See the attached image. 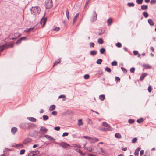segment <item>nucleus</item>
<instances>
[{
    "instance_id": "nucleus-26",
    "label": "nucleus",
    "mask_w": 156,
    "mask_h": 156,
    "mask_svg": "<svg viewBox=\"0 0 156 156\" xmlns=\"http://www.w3.org/2000/svg\"><path fill=\"white\" fill-rule=\"evenodd\" d=\"M115 136L116 138L119 139L121 138V134L118 133H117L115 134Z\"/></svg>"
},
{
    "instance_id": "nucleus-18",
    "label": "nucleus",
    "mask_w": 156,
    "mask_h": 156,
    "mask_svg": "<svg viewBox=\"0 0 156 156\" xmlns=\"http://www.w3.org/2000/svg\"><path fill=\"white\" fill-rule=\"evenodd\" d=\"M97 51L92 50L90 51V54L91 55L94 56L97 54Z\"/></svg>"
},
{
    "instance_id": "nucleus-17",
    "label": "nucleus",
    "mask_w": 156,
    "mask_h": 156,
    "mask_svg": "<svg viewBox=\"0 0 156 156\" xmlns=\"http://www.w3.org/2000/svg\"><path fill=\"white\" fill-rule=\"evenodd\" d=\"M17 131V129L16 127H12L11 129V132L13 134H15Z\"/></svg>"
},
{
    "instance_id": "nucleus-25",
    "label": "nucleus",
    "mask_w": 156,
    "mask_h": 156,
    "mask_svg": "<svg viewBox=\"0 0 156 156\" xmlns=\"http://www.w3.org/2000/svg\"><path fill=\"white\" fill-rule=\"evenodd\" d=\"M27 156H35L34 151H30Z\"/></svg>"
},
{
    "instance_id": "nucleus-29",
    "label": "nucleus",
    "mask_w": 156,
    "mask_h": 156,
    "mask_svg": "<svg viewBox=\"0 0 156 156\" xmlns=\"http://www.w3.org/2000/svg\"><path fill=\"white\" fill-rule=\"evenodd\" d=\"M66 14L67 19L69 20V15L68 9H67L66 10Z\"/></svg>"
},
{
    "instance_id": "nucleus-42",
    "label": "nucleus",
    "mask_w": 156,
    "mask_h": 156,
    "mask_svg": "<svg viewBox=\"0 0 156 156\" xmlns=\"http://www.w3.org/2000/svg\"><path fill=\"white\" fill-rule=\"evenodd\" d=\"M25 152V149H22L20 150V155H23L24 154Z\"/></svg>"
},
{
    "instance_id": "nucleus-23",
    "label": "nucleus",
    "mask_w": 156,
    "mask_h": 156,
    "mask_svg": "<svg viewBox=\"0 0 156 156\" xmlns=\"http://www.w3.org/2000/svg\"><path fill=\"white\" fill-rule=\"evenodd\" d=\"M55 108V105H52L49 108V110L50 111H52L54 110Z\"/></svg>"
},
{
    "instance_id": "nucleus-61",
    "label": "nucleus",
    "mask_w": 156,
    "mask_h": 156,
    "mask_svg": "<svg viewBox=\"0 0 156 156\" xmlns=\"http://www.w3.org/2000/svg\"><path fill=\"white\" fill-rule=\"evenodd\" d=\"M115 80L116 81H120V79L118 77H115Z\"/></svg>"
},
{
    "instance_id": "nucleus-41",
    "label": "nucleus",
    "mask_w": 156,
    "mask_h": 156,
    "mask_svg": "<svg viewBox=\"0 0 156 156\" xmlns=\"http://www.w3.org/2000/svg\"><path fill=\"white\" fill-rule=\"evenodd\" d=\"M143 0H136V2L138 4H142Z\"/></svg>"
},
{
    "instance_id": "nucleus-12",
    "label": "nucleus",
    "mask_w": 156,
    "mask_h": 156,
    "mask_svg": "<svg viewBox=\"0 0 156 156\" xmlns=\"http://www.w3.org/2000/svg\"><path fill=\"white\" fill-rule=\"evenodd\" d=\"M147 75V74L146 73H143L140 76V81H142L144 78Z\"/></svg>"
},
{
    "instance_id": "nucleus-54",
    "label": "nucleus",
    "mask_w": 156,
    "mask_h": 156,
    "mask_svg": "<svg viewBox=\"0 0 156 156\" xmlns=\"http://www.w3.org/2000/svg\"><path fill=\"white\" fill-rule=\"evenodd\" d=\"M69 134V133L67 132H65L63 133L62 136H67Z\"/></svg>"
},
{
    "instance_id": "nucleus-5",
    "label": "nucleus",
    "mask_w": 156,
    "mask_h": 156,
    "mask_svg": "<svg viewBox=\"0 0 156 156\" xmlns=\"http://www.w3.org/2000/svg\"><path fill=\"white\" fill-rule=\"evenodd\" d=\"M58 144L61 147L64 148L66 149L70 146V145L66 143L62 142L61 143H58Z\"/></svg>"
},
{
    "instance_id": "nucleus-48",
    "label": "nucleus",
    "mask_w": 156,
    "mask_h": 156,
    "mask_svg": "<svg viewBox=\"0 0 156 156\" xmlns=\"http://www.w3.org/2000/svg\"><path fill=\"white\" fill-rule=\"evenodd\" d=\"M89 77V75L88 74H86L84 75V78L85 79H88Z\"/></svg>"
},
{
    "instance_id": "nucleus-27",
    "label": "nucleus",
    "mask_w": 156,
    "mask_h": 156,
    "mask_svg": "<svg viewBox=\"0 0 156 156\" xmlns=\"http://www.w3.org/2000/svg\"><path fill=\"white\" fill-rule=\"evenodd\" d=\"M148 23L150 25L153 26L154 23L151 19H149L148 20Z\"/></svg>"
},
{
    "instance_id": "nucleus-22",
    "label": "nucleus",
    "mask_w": 156,
    "mask_h": 156,
    "mask_svg": "<svg viewBox=\"0 0 156 156\" xmlns=\"http://www.w3.org/2000/svg\"><path fill=\"white\" fill-rule=\"evenodd\" d=\"M99 98L101 101H103L105 98V95L104 94H101L99 96Z\"/></svg>"
},
{
    "instance_id": "nucleus-36",
    "label": "nucleus",
    "mask_w": 156,
    "mask_h": 156,
    "mask_svg": "<svg viewBox=\"0 0 156 156\" xmlns=\"http://www.w3.org/2000/svg\"><path fill=\"white\" fill-rule=\"evenodd\" d=\"M102 61V60L100 58L98 59L96 61V63L98 64H101V62Z\"/></svg>"
},
{
    "instance_id": "nucleus-49",
    "label": "nucleus",
    "mask_w": 156,
    "mask_h": 156,
    "mask_svg": "<svg viewBox=\"0 0 156 156\" xmlns=\"http://www.w3.org/2000/svg\"><path fill=\"white\" fill-rule=\"evenodd\" d=\"M60 60L59 59V61H55L53 67L60 63Z\"/></svg>"
},
{
    "instance_id": "nucleus-52",
    "label": "nucleus",
    "mask_w": 156,
    "mask_h": 156,
    "mask_svg": "<svg viewBox=\"0 0 156 156\" xmlns=\"http://www.w3.org/2000/svg\"><path fill=\"white\" fill-rule=\"evenodd\" d=\"M156 3V0H151L150 2V3L151 4H155Z\"/></svg>"
},
{
    "instance_id": "nucleus-14",
    "label": "nucleus",
    "mask_w": 156,
    "mask_h": 156,
    "mask_svg": "<svg viewBox=\"0 0 156 156\" xmlns=\"http://www.w3.org/2000/svg\"><path fill=\"white\" fill-rule=\"evenodd\" d=\"M45 137L48 139L50 140L54 141L55 140V139L53 138L51 136L49 135H45Z\"/></svg>"
},
{
    "instance_id": "nucleus-59",
    "label": "nucleus",
    "mask_w": 156,
    "mask_h": 156,
    "mask_svg": "<svg viewBox=\"0 0 156 156\" xmlns=\"http://www.w3.org/2000/svg\"><path fill=\"white\" fill-rule=\"evenodd\" d=\"M54 129L57 131H59L60 129V128L58 126H56L54 128Z\"/></svg>"
},
{
    "instance_id": "nucleus-6",
    "label": "nucleus",
    "mask_w": 156,
    "mask_h": 156,
    "mask_svg": "<svg viewBox=\"0 0 156 156\" xmlns=\"http://www.w3.org/2000/svg\"><path fill=\"white\" fill-rule=\"evenodd\" d=\"M99 141V139L96 137H90L89 142L90 143H94L96 142H98Z\"/></svg>"
},
{
    "instance_id": "nucleus-21",
    "label": "nucleus",
    "mask_w": 156,
    "mask_h": 156,
    "mask_svg": "<svg viewBox=\"0 0 156 156\" xmlns=\"http://www.w3.org/2000/svg\"><path fill=\"white\" fill-rule=\"evenodd\" d=\"M112 19L111 18H109L107 21V23L108 24V25L109 26L112 23Z\"/></svg>"
},
{
    "instance_id": "nucleus-58",
    "label": "nucleus",
    "mask_w": 156,
    "mask_h": 156,
    "mask_svg": "<svg viewBox=\"0 0 156 156\" xmlns=\"http://www.w3.org/2000/svg\"><path fill=\"white\" fill-rule=\"evenodd\" d=\"M133 53L135 55H136L138 54V52L137 51H134Z\"/></svg>"
},
{
    "instance_id": "nucleus-53",
    "label": "nucleus",
    "mask_w": 156,
    "mask_h": 156,
    "mask_svg": "<svg viewBox=\"0 0 156 156\" xmlns=\"http://www.w3.org/2000/svg\"><path fill=\"white\" fill-rule=\"evenodd\" d=\"M34 151L35 156L36 155L38 154L39 153V151L38 150H37Z\"/></svg>"
},
{
    "instance_id": "nucleus-20",
    "label": "nucleus",
    "mask_w": 156,
    "mask_h": 156,
    "mask_svg": "<svg viewBox=\"0 0 156 156\" xmlns=\"http://www.w3.org/2000/svg\"><path fill=\"white\" fill-rule=\"evenodd\" d=\"M141 8L142 10H145L148 9V6L147 5H143L141 6Z\"/></svg>"
},
{
    "instance_id": "nucleus-64",
    "label": "nucleus",
    "mask_w": 156,
    "mask_h": 156,
    "mask_svg": "<svg viewBox=\"0 0 156 156\" xmlns=\"http://www.w3.org/2000/svg\"><path fill=\"white\" fill-rule=\"evenodd\" d=\"M66 97L64 95H60L59 96V97L58 98H65Z\"/></svg>"
},
{
    "instance_id": "nucleus-50",
    "label": "nucleus",
    "mask_w": 156,
    "mask_h": 156,
    "mask_svg": "<svg viewBox=\"0 0 156 156\" xmlns=\"http://www.w3.org/2000/svg\"><path fill=\"white\" fill-rule=\"evenodd\" d=\"M135 71V68L134 67H132L130 69V72L132 73H134Z\"/></svg>"
},
{
    "instance_id": "nucleus-11",
    "label": "nucleus",
    "mask_w": 156,
    "mask_h": 156,
    "mask_svg": "<svg viewBox=\"0 0 156 156\" xmlns=\"http://www.w3.org/2000/svg\"><path fill=\"white\" fill-rule=\"evenodd\" d=\"M142 67L145 69H149L151 68V66L148 64H143L142 65Z\"/></svg>"
},
{
    "instance_id": "nucleus-34",
    "label": "nucleus",
    "mask_w": 156,
    "mask_h": 156,
    "mask_svg": "<svg viewBox=\"0 0 156 156\" xmlns=\"http://www.w3.org/2000/svg\"><path fill=\"white\" fill-rule=\"evenodd\" d=\"M143 14L145 18H147L148 16V14L147 12H144Z\"/></svg>"
},
{
    "instance_id": "nucleus-62",
    "label": "nucleus",
    "mask_w": 156,
    "mask_h": 156,
    "mask_svg": "<svg viewBox=\"0 0 156 156\" xmlns=\"http://www.w3.org/2000/svg\"><path fill=\"white\" fill-rule=\"evenodd\" d=\"M21 41H21V40H20V39H19L17 41H16V44H19L20 43H21Z\"/></svg>"
},
{
    "instance_id": "nucleus-43",
    "label": "nucleus",
    "mask_w": 156,
    "mask_h": 156,
    "mask_svg": "<svg viewBox=\"0 0 156 156\" xmlns=\"http://www.w3.org/2000/svg\"><path fill=\"white\" fill-rule=\"evenodd\" d=\"M121 69L125 73H127V70L125 68L123 67H122Z\"/></svg>"
},
{
    "instance_id": "nucleus-35",
    "label": "nucleus",
    "mask_w": 156,
    "mask_h": 156,
    "mask_svg": "<svg viewBox=\"0 0 156 156\" xmlns=\"http://www.w3.org/2000/svg\"><path fill=\"white\" fill-rule=\"evenodd\" d=\"M134 122L135 120L133 119H129L128 120V122L130 124L133 123Z\"/></svg>"
},
{
    "instance_id": "nucleus-1",
    "label": "nucleus",
    "mask_w": 156,
    "mask_h": 156,
    "mask_svg": "<svg viewBox=\"0 0 156 156\" xmlns=\"http://www.w3.org/2000/svg\"><path fill=\"white\" fill-rule=\"evenodd\" d=\"M35 125L32 123L23 122L20 125V128L23 129L28 130L34 128Z\"/></svg>"
},
{
    "instance_id": "nucleus-28",
    "label": "nucleus",
    "mask_w": 156,
    "mask_h": 156,
    "mask_svg": "<svg viewBox=\"0 0 156 156\" xmlns=\"http://www.w3.org/2000/svg\"><path fill=\"white\" fill-rule=\"evenodd\" d=\"M75 150L76 151V152H78L80 154H81L82 155H84V154H83L81 151L80 149H75Z\"/></svg>"
},
{
    "instance_id": "nucleus-56",
    "label": "nucleus",
    "mask_w": 156,
    "mask_h": 156,
    "mask_svg": "<svg viewBox=\"0 0 156 156\" xmlns=\"http://www.w3.org/2000/svg\"><path fill=\"white\" fill-rule=\"evenodd\" d=\"M148 90L149 92H151V91L152 88L151 86H149L148 88Z\"/></svg>"
},
{
    "instance_id": "nucleus-30",
    "label": "nucleus",
    "mask_w": 156,
    "mask_h": 156,
    "mask_svg": "<svg viewBox=\"0 0 156 156\" xmlns=\"http://www.w3.org/2000/svg\"><path fill=\"white\" fill-rule=\"evenodd\" d=\"M43 120L44 121H46L49 119L47 115H43L42 116Z\"/></svg>"
},
{
    "instance_id": "nucleus-38",
    "label": "nucleus",
    "mask_w": 156,
    "mask_h": 156,
    "mask_svg": "<svg viewBox=\"0 0 156 156\" xmlns=\"http://www.w3.org/2000/svg\"><path fill=\"white\" fill-rule=\"evenodd\" d=\"M98 42L100 44H101L103 43L104 41L103 40L102 38H100L98 39Z\"/></svg>"
},
{
    "instance_id": "nucleus-37",
    "label": "nucleus",
    "mask_w": 156,
    "mask_h": 156,
    "mask_svg": "<svg viewBox=\"0 0 156 156\" xmlns=\"http://www.w3.org/2000/svg\"><path fill=\"white\" fill-rule=\"evenodd\" d=\"M127 5L129 7H134V5H135V4H134V3H133V2L128 3L127 4Z\"/></svg>"
},
{
    "instance_id": "nucleus-2",
    "label": "nucleus",
    "mask_w": 156,
    "mask_h": 156,
    "mask_svg": "<svg viewBox=\"0 0 156 156\" xmlns=\"http://www.w3.org/2000/svg\"><path fill=\"white\" fill-rule=\"evenodd\" d=\"M30 10L31 11V14L34 15H38L40 13V8L38 6L32 7L30 8Z\"/></svg>"
},
{
    "instance_id": "nucleus-10",
    "label": "nucleus",
    "mask_w": 156,
    "mask_h": 156,
    "mask_svg": "<svg viewBox=\"0 0 156 156\" xmlns=\"http://www.w3.org/2000/svg\"><path fill=\"white\" fill-rule=\"evenodd\" d=\"M79 15V13H77L73 18V24L76 21Z\"/></svg>"
},
{
    "instance_id": "nucleus-16",
    "label": "nucleus",
    "mask_w": 156,
    "mask_h": 156,
    "mask_svg": "<svg viewBox=\"0 0 156 156\" xmlns=\"http://www.w3.org/2000/svg\"><path fill=\"white\" fill-rule=\"evenodd\" d=\"M140 148L138 147L136 149L134 153V155L135 156L138 155L139 154V152L140 150Z\"/></svg>"
},
{
    "instance_id": "nucleus-55",
    "label": "nucleus",
    "mask_w": 156,
    "mask_h": 156,
    "mask_svg": "<svg viewBox=\"0 0 156 156\" xmlns=\"http://www.w3.org/2000/svg\"><path fill=\"white\" fill-rule=\"evenodd\" d=\"M90 137H91L89 136H83V137L85 139H88L89 140V141L90 140Z\"/></svg>"
},
{
    "instance_id": "nucleus-32",
    "label": "nucleus",
    "mask_w": 156,
    "mask_h": 156,
    "mask_svg": "<svg viewBox=\"0 0 156 156\" xmlns=\"http://www.w3.org/2000/svg\"><path fill=\"white\" fill-rule=\"evenodd\" d=\"M105 51V50L103 48H101L100 50V52L101 54H104Z\"/></svg>"
},
{
    "instance_id": "nucleus-46",
    "label": "nucleus",
    "mask_w": 156,
    "mask_h": 156,
    "mask_svg": "<svg viewBox=\"0 0 156 156\" xmlns=\"http://www.w3.org/2000/svg\"><path fill=\"white\" fill-rule=\"evenodd\" d=\"M116 46L118 48H120L122 47V44L118 42L116 44Z\"/></svg>"
},
{
    "instance_id": "nucleus-47",
    "label": "nucleus",
    "mask_w": 156,
    "mask_h": 156,
    "mask_svg": "<svg viewBox=\"0 0 156 156\" xmlns=\"http://www.w3.org/2000/svg\"><path fill=\"white\" fill-rule=\"evenodd\" d=\"M117 64V62L116 61H113L111 63L112 66H116Z\"/></svg>"
},
{
    "instance_id": "nucleus-19",
    "label": "nucleus",
    "mask_w": 156,
    "mask_h": 156,
    "mask_svg": "<svg viewBox=\"0 0 156 156\" xmlns=\"http://www.w3.org/2000/svg\"><path fill=\"white\" fill-rule=\"evenodd\" d=\"M72 147H78L79 148H81V146L79 144H73L72 145Z\"/></svg>"
},
{
    "instance_id": "nucleus-3",
    "label": "nucleus",
    "mask_w": 156,
    "mask_h": 156,
    "mask_svg": "<svg viewBox=\"0 0 156 156\" xmlns=\"http://www.w3.org/2000/svg\"><path fill=\"white\" fill-rule=\"evenodd\" d=\"M13 46V44H5L0 46V52H2L5 49L8 48H12Z\"/></svg>"
},
{
    "instance_id": "nucleus-8",
    "label": "nucleus",
    "mask_w": 156,
    "mask_h": 156,
    "mask_svg": "<svg viewBox=\"0 0 156 156\" xmlns=\"http://www.w3.org/2000/svg\"><path fill=\"white\" fill-rule=\"evenodd\" d=\"M48 131V129L44 126L41 127L40 130V132L42 134L46 133Z\"/></svg>"
},
{
    "instance_id": "nucleus-63",
    "label": "nucleus",
    "mask_w": 156,
    "mask_h": 156,
    "mask_svg": "<svg viewBox=\"0 0 156 156\" xmlns=\"http://www.w3.org/2000/svg\"><path fill=\"white\" fill-rule=\"evenodd\" d=\"M52 114L54 115H56L57 114V112L56 111H53L52 113Z\"/></svg>"
},
{
    "instance_id": "nucleus-7",
    "label": "nucleus",
    "mask_w": 156,
    "mask_h": 156,
    "mask_svg": "<svg viewBox=\"0 0 156 156\" xmlns=\"http://www.w3.org/2000/svg\"><path fill=\"white\" fill-rule=\"evenodd\" d=\"M47 20V18L46 17H43L41 20L40 23L41 25L43 24L42 27H44L46 24Z\"/></svg>"
},
{
    "instance_id": "nucleus-57",
    "label": "nucleus",
    "mask_w": 156,
    "mask_h": 156,
    "mask_svg": "<svg viewBox=\"0 0 156 156\" xmlns=\"http://www.w3.org/2000/svg\"><path fill=\"white\" fill-rule=\"evenodd\" d=\"M100 152H101L102 154H105V151H104L103 149L102 148H100Z\"/></svg>"
},
{
    "instance_id": "nucleus-40",
    "label": "nucleus",
    "mask_w": 156,
    "mask_h": 156,
    "mask_svg": "<svg viewBox=\"0 0 156 156\" xmlns=\"http://www.w3.org/2000/svg\"><path fill=\"white\" fill-rule=\"evenodd\" d=\"M34 29V28H28V29H27L25 31L26 32H27L28 33V32H30L32 30H33Z\"/></svg>"
},
{
    "instance_id": "nucleus-9",
    "label": "nucleus",
    "mask_w": 156,
    "mask_h": 156,
    "mask_svg": "<svg viewBox=\"0 0 156 156\" xmlns=\"http://www.w3.org/2000/svg\"><path fill=\"white\" fill-rule=\"evenodd\" d=\"M94 14L93 15V17H92V19L91 20V21L92 22H95L97 20V14L96 13L95 11H94Z\"/></svg>"
},
{
    "instance_id": "nucleus-15",
    "label": "nucleus",
    "mask_w": 156,
    "mask_h": 156,
    "mask_svg": "<svg viewBox=\"0 0 156 156\" xmlns=\"http://www.w3.org/2000/svg\"><path fill=\"white\" fill-rule=\"evenodd\" d=\"M110 127L106 128H103L101 129V130L103 131H111L112 129Z\"/></svg>"
},
{
    "instance_id": "nucleus-31",
    "label": "nucleus",
    "mask_w": 156,
    "mask_h": 156,
    "mask_svg": "<svg viewBox=\"0 0 156 156\" xmlns=\"http://www.w3.org/2000/svg\"><path fill=\"white\" fill-rule=\"evenodd\" d=\"M83 123L82 122V120L81 119H80L78 120V125L79 126H80L83 125Z\"/></svg>"
},
{
    "instance_id": "nucleus-13",
    "label": "nucleus",
    "mask_w": 156,
    "mask_h": 156,
    "mask_svg": "<svg viewBox=\"0 0 156 156\" xmlns=\"http://www.w3.org/2000/svg\"><path fill=\"white\" fill-rule=\"evenodd\" d=\"M27 119L32 122H35L36 121V119L33 117H27Z\"/></svg>"
},
{
    "instance_id": "nucleus-39",
    "label": "nucleus",
    "mask_w": 156,
    "mask_h": 156,
    "mask_svg": "<svg viewBox=\"0 0 156 156\" xmlns=\"http://www.w3.org/2000/svg\"><path fill=\"white\" fill-rule=\"evenodd\" d=\"M102 124L103 126H104L107 127H110L109 125L105 122H103Z\"/></svg>"
},
{
    "instance_id": "nucleus-60",
    "label": "nucleus",
    "mask_w": 156,
    "mask_h": 156,
    "mask_svg": "<svg viewBox=\"0 0 156 156\" xmlns=\"http://www.w3.org/2000/svg\"><path fill=\"white\" fill-rule=\"evenodd\" d=\"M95 45L94 43L93 42H91L90 44V46L91 47H94Z\"/></svg>"
},
{
    "instance_id": "nucleus-44",
    "label": "nucleus",
    "mask_w": 156,
    "mask_h": 156,
    "mask_svg": "<svg viewBox=\"0 0 156 156\" xmlns=\"http://www.w3.org/2000/svg\"><path fill=\"white\" fill-rule=\"evenodd\" d=\"M105 70L106 71H107V72H108L109 73H110L111 72V69L110 68H109V67H106L105 68Z\"/></svg>"
},
{
    "instance_id": "nucleus-24",
    "label": "nucleus",
    "mask_w": 156,
    "mask_h": 156,
    "mask_svg": "<svg viewBox=\"0 0 156 156\" xmlns=\"http://www.w3.org/2000/svg\"><path fill=\"white\" fill-rule=\"evenodd\" d=\"M99 30H100V32H98V35H102L103 34H104L105 32V30H103L101 28L100 29H99Z\"/></svg>"
},
{
    "instance_id": "nucleus-51",
    "label": "nucleus",
    "mask_w": 156,
    "mask_h": 156,
    "mask_svg": "<svg viewBox=\"0 0 156 156\" xmlns=\"http://www.w3.org/2000/svg\"><path fill=\"white\" fill-rule=\"evenodd\" d=\"M60 28L59 27H56L53 29V30L54 31H59Z\"/></svg>"
},
{
    "instance_id": "nucleus-33",
    "label": "nucleus",
    "mask_w": 156,
    "mask_h": 156,
    "mask_svg": "<svg viewBox=\"0 0 156 156\" xmlns=\"http://www.w3.org/2000/svg\"><path fill=\"white\" fill-rule=\"evenodd\" d=\"M143 119L142 118H141L139 119H138L137 120V122L139 123H141L143 122Z\"/></svg>"
},
{
    "instance_id": "nucleus-4",
    "label": "nucleus",
    "mask_w": 156,
    "mask_h": 156,
    "mask_svg": "<svg viewBox=\"0 0 156 156\" xmlns=\"http://www.w3.org/2000/svg\"><path fill=\"white\" fill-rule=\"evenodd\" d=\"M45 7L46 9H50L53 6L52 0H46L45 1Z\"/></svg>"
},
{
    "instance_id": "nucleus-45",
    "label": "nucleus",
    "mask_w": 156,
    "mask_h": 156,
    "mask_svg": "<svg viewBox=\"0 0 156 156\" xmlns=\"http://www.w3.org/2000/svg\"><path fill=\"white\" fill-rule=\"evenodd\" d=\"M137 138H136V137H135L132 139V142L133 143H135L137 142Z\"/></svg>"
}]
</instances>
